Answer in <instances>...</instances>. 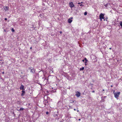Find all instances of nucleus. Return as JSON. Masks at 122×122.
<instances>
[{"label":"nucleus","mask_w":122,"mask_h":122,"mask_svg":"<svg viewBox=\"0 0 122 122\" xmlns=\"http://www.w3.org/2000/svg\"><path fill=\"white\" fill-rule=\"evenodd\" d=\"M104 15L102 13H101L100 14L99 17L100 19L101 20H102V19H104Z\"/></svg>","instance_id":"obj_2"},{"label":"nucleus","mask_w":122,"mask_h":122,"mask_svg":"<svg viewBox=\"0 0 122 122\" xmlns=\"http://www.w3.org/2000/svg\"><path fill=\"white\" fill-rule=\"evenodd\" d=\"M4 72H2V73H3V74H4Z\"/></svg>","instance_id":"obj_31"},{"label":"nucleus","mask_w":122,"mask_h":122,"mask_svg":"<svg viewBox=\"0 0 122 122\" xmlns=\"http://www.w3.org/2000/svg\"><path fill=\"white\" fill-rule=\"evenodd\" d=\"M22 93L21 94V95L22 96H23L25 94V92L23 90L22 91Z\"/></svg>","instance_id":"obj_10"},{"label":"nucleus","mask_w":122,"mask_h":122,"mask_svg":"<svg viewBox=\"0 0 122 122\" xmlns=\"http://www.w3.org/2000/svg\"><path fill=\"white\" fill-rule=\"evenodd\" d=\"M72 18L73 17H71L68 20V22L69 23H71L72 21Z\"/></svg>","instance_id":"obj_6"},{"label":"nucleus","mask_w":122,"mask_h":122,"mask_svg":"<svg viewBox=\"0 0 122 122\" xmlns=\"http://www.w3.org/2000/svg\"><path fill=\"white\" fill-rule=\"evenodd\" d=\"M44 104H45V105H46V103H44Z\"/></svg>","instance_id":"obj_36"},{"label":"nucleus","mask_w":122,"mask_h":122,"mask_svg":"<svg viewBox=\"0 0 122 122\" xmlns=\"http://www.w3.org/2000/svg\"><path fill=\"white\" fill-rule=\"evenodd\" d=\"M120 25L121 26L122 28V21H120L119 23Z\"/></svg>","instance_id":"obj_12"},{"label":"nucleus","mask_w":122,"mask_h":122,"mask_svg":"<svg viewBox=\"0 0 122 122\" xmlns=\"http://www.w3.org/2000/svg\"><path fill=\"white\" fill-rule=\"evenodd\" d=\"M84 60H85L86 61V62H87V61H88L87 60V59L85 58H84Z\"/></svg>","instance_id":"obj_15"},{"label":"nucleus","mask_w":122,"mask_h":122,"mask_svg":"<svg viewBox=\"0 0 122 122\" xmlns=\"http://www.w3.org/2000/svg\"><path fill=\"white\" fill-rule=\"evenodd\" d=\"M32 49V47H30V49Z\"/></svg>","instance_id":"obj_26"},{"label":"nucleus","mask_w":122,"mask_h":122,"mask_svg":"<svg viewBox=\"0 0 122 122\" xmlns=\"http://www.w3.org/2000/svg\"><path fill=\"white\" fill-rule=\"evenodd\" d=\"M84 69V67H83L82 68H80V71H83Z\"/></svg>","instance_id":"obj_11"},{"label":"nucleus","mask_w":122,"mask_h":122,"mask_svg":"<svg viewBox=\"0 0 122 122\" xmlns=\"http://www.w3.org/2000/svg\"><path fill=\"white\" fill-rule=\"evenodd\" d=\"M81 94V93L78 91L76 92L75 95L77 97H80V96Z\"/></svg>","instance_id":"obj_3"},{"label":"nucleus","mask_w":122,"mask_h":122,"mask_svg":"<svg viewBox=\"0 0 122 122\" xmlns=\"http://www.w3.org/2000/svg\"><path fill=\"white\" fill-rule=\"evenodd\" d=\"M46 80H47H47H48V79H47Z\"/></svg>","instance_id":"obj_37"},{"label":"nucleus","mask_w":122,"mask_h":122,"mask_svg":"<svg viewBox=\"0 0 122 122\" xmlns=\"http://www.w3.org/2000/svg\"><path fill=\"white\" fill-rule=\"evenodd\" d=\"M24 109L23 108L21 107L20 108V109L19 111L20 110H23Z\"/></svg>","instance_id":"obj_13"},{"label":"nucleus","mask_w":122,"mask_h":122,"mask_svg":"<svg viewBox=\"0 0 122 122\" xmlns=\"http://www.w3.org/2000/svg\"><path fill=\"white\" fill-rule=\"evenodd\" d=\"M109 49L110 50H111L112 49V48H110Z\"/></svg>","instance_id":"obj_27"},{"label":"nucleus","mask_w":122,"mask_h":122,"mask_svg":"<svg viewBox=\"0 0 122 122\" xmlns=\"http://www.w3.org/2000/svg\"><path fill=\"white\" fill-rule=\"evenodd\" d=\"M24 86L21 84L20 87V90H24Z\"/></svg>","instance_id":"obj_8"},{"label":"nucleus","mask_w":122,"mask_h":122,"mask_svg":"<svg viewBox=\"0 0 122 122\" xmlns=\"http://www.w3.org/2000/svg\"><path fill=\"white\" fill-rule=\"evenodd\" d=\"M78 4H80H80H80V3H78Z\"/></svg>","instance_id":"obj_25"},{"label":"nucleus","mask_w":122,"mask_h":122,"mask_svg":"<svg viewBox=\"0 0 122 122\" xmlns=\"http://www.w3.org/2000/svg\"><path fill=\"white\" fill-rule=\"evenodd\" d=\"M78 111H78H78H77V112H78Z\"/></svg>","instance_id":"obj_38"},{"label":"nucleus","mask_w":122,"mask_h":122,"mask_svg":"<svg viewBox=\"0 0 122 122\" xmlns=\"http://www.w3.org/2000/svg\"><path fill=\"white\" fill-rule=\"evenodd\" d=\"M120 92H117L114 93V96L117 99H118Z\"/></svg>","instance_id":"obj_1"},{"label":"nucleus","mask_w":122,"mask_h":122,"mask_svg":"<svg viewBox=\"0 0 122 122\" xmlns=\"http://www.w3.org/2000/svg\"><path fill=\"white\" fill-rule=\"evenodd\" d=\"M46 114H48V112H46Z\"/></svg>","instance_id":"obj_18"},{"label":"nucleus","mask_w":122,"mask_h":122,"mask_svg":"<svg viewBox=\"0 0 122 122\" xmlns=\"http://www.w3.org/2000/svg\"><path fill=\"white\" fill-rule=\"evenodd\" d=\"M87 63L86 62V61L85 62V65H86V63Z\"/></svg>","instance_id":"obj_19"},{"label":"nucleus","mask_w":122,"mask_h":122,"mask_svg":"<svg viewBox=\"0 0 122 122\" xmlns=\"http://www.w3.org/2000/svg\"><path fill=\"white\" fill-rule=\"evenodd\" d=\"M83 3V2H81L80 3V4H82V3Z\"/></svg>","instance_id":"obj_23"},{"label":"nucleus","mask_w":122,"mask_h":122,"mask_svg":"<svg viewBox=\"0 0 122 122\" xmlns=\"http://www.w3.org/2000/svg\"><path fill=\"white\" fill-rule=\"evenodd\" d=\"M94 91H93L92 92H94Z\"/></svg>","instance_id":"obj_28"},{"label":"nucleus","mask_w":122,"mask_h":122,"mask_svg":"<svg viewBox=\"0 0 122 122\" xmlns=\"http://www.w3.org/2000/svg\"><path fill=\"white\" fill-rule=\"evenodd\" d=\"M4 62L2 60H0V64H2L4 63Z\"/></svg>","instance_id":"obj_9"},{"label":"nucleus","mask_w":122,"mask_h":122,"mask_svg":"<svg viewBox=\"0 0 122 122\" xmlns=\"http://www.w3.org/2000/svg\"><path fill=\"white\" fill-rule=\"evenodd\" d=\"M29 69L30 70V72L31 73H35V69H31L30 68H29Z\"/></svg>","instance_id":"obj_5"},{"label":"nucleus","mask_w":122,"mask_h":122,"mask_svg":"<svg viewBox=\"0 0 122 122\" xmlns=\"http://www.w3.org/2000/svg\"><path fill=\"white\" fill-rule=\"evenodd\" d=\"M74 111H76V109H74Z\"/></svg>","instance_id":"obj_30"},{"label":"nucleus","mask_w":122,"mask_h":122,"mask_svg":"<svg viewBox=\"0 0 122 122\" xmlns=\"http://www.w3.org/2000/svg\"><path fill=\"white\" fill-rule=\"evenodd\" d=\"M69 6L71 8H72L74 6V5L72 2L69 3Z\"/></svg>","instance_id":"obj_4"},{"label":"nucleus","mask_w":122,"mask_h":122,"mask_svg":"<svg viewBox=\"0 0 122 122\" xmlns=\"http://www.w3.org/2000/svg\"><path fill=\"white\" fill-rule=\"evenodd\" d=\"M87 14V12H85V13H84V15H86Z\"/></svg>","instance_id":"obj_16"},{"label":"nucleus","mask_w":122,"mask_h":122,"mask_svg":"<svg viewBox=\"0 0 122 122\" xmlns=\"http://www.w3.org/2000/svg\"><path fill=\"white\" fill-rule=\"evenodd\" d=\"M111 87H112L113 86L112 85H111Z\"/></svg>","instance_id":"obj_32"},{"label":"nucleus","mask_w":122,"mask_h":122,"mask_svg":"<svg viewBox=\"0 0 122 122\" xmlns=\"http://www.w3.org/2000/svg\"><path fill=\"white\" fill-rule=\"evenodd\" d=\"M4 9L5 11H6L9 10V7L7 6H5Z\"/></svg>","instance_id":"obj_7"},{"label":"nucleus","mask_w":122,"mask_h":122,"mask_svg":"<svg viewBox=\"0 0 122 122\" xmlns=\"http://www.w3.org/2000/svg\"><path fill=\"white\" fill-rule=\"evenodd\" d=\"M80 6H83L82 4H80Z\"/></svg>","instance_id":"obj_17"},{"label":"nucleus","mask_w":122,"mask_h":122,"mask_svg":"<svg viewBox=\"0 0 122 122\" xmlns=\"http://www.w3.org/2000/svg\"><path fill=\"white\" fill-rule=\"evenodd\" d=\"M7 20V19L6 18H5V20Z\"/></svg>","instance_id":"obj_20"},{"label":"nucleus","mask_w":122,"mask_h":122,"mask_svg":"<svg viewBox=\"0 0 122 122\" xmlns=\"http://www.w3.org/2000/svg\"><path fill=\"white\" fill-rule=\"evenodd\" d=\"M46 80V78H45V79L44 80V81Z\"/></svg>","instance_id":"obj_34"},{"label":"nucleus","mask_w":122,"mask_h":122,"mask_svg":"<svg viewBox=\"0 0 122 122\" xmlns=\"http://www.w3.org/2000/svg\"><path fill=\"white\" fill-rule=\"evenodd\" d=\"M84 61H85L84 59V60H82V61L83 62Z\"/></svg>","instance_id":"obj_22"},{"label":"nucleus","mask_w":122,"mask_h":122,"mask_svg":"<svg viewBox=\"0 0 122 122\" xmlns=\"http://www.w3.org/2000/svg\"><path fill=\"white\" fill-rule=\"evenodd\" d=\"M11 31L13 32L15 31V30L13 28H12L11 29Z\"/></svg>","instance_id":"obj_14"},{"label":"nucleus","mask_w":122,"mask_h":122,"mask_svg":"<svg viewBox=\"0 0 122 122\" xmlns=\"http://www.w3.org/2000/svg\"><path fill=\"white\" fill-rule=\"evenodd\" d=\"M46 102H47V100H46Z\"/></svg>","instance_id":"obj_24"},{"label":"nucleus","mask_w":122,"mask_h":122,"mask_svg":"<svg viewBox=\"0 0 122 122\" xmlns=\"http://www.w3.org/2000/svg\"><path fill=\"white\" fill-rule=\"evenodd\" d=\"M4 31H6V30H4Z\"/></svg>","instance_id":"obj_29"},{"label":"nucleus","mask_w":122,"mask_h":122,"mask_svg":"<svg viewBox=\"0 0 122 122\" xmlns=\"http://www.w3.org/2000/svg\"><path fill=\"white\" fill-rule=\"evenodd\" d=\"M102 90H103V91H104V90L103 89Z\"/></svg>","instance_id":"obj_35"},{"label":"nucleus","mask_w":122,"mask_h":122,"mask_svg":"<svg viewBox=\"0 0 122 122\" xmlns=\"http://www.w3.org/2000/svg\"><path fill=\"white\" fill-rule=\"evenodd\" d=\"M60 34H61L62 33V32L61 31H60Z\"/></svg>","instance_id":"obj_21"},{"label":"nucleus","mask_w":122,"mask_h":122,"mask_svg":"<svg viewBox=\"0 0 122 122\" xmlns=\"http://www.w3.org/2000/svg\"><path fill=\"white\" fill-rule=\"evenodd\" d=\"M81 120V119H79V121H80Z\"/></svg>","instance_id":"obj_33"}]
</instances>
